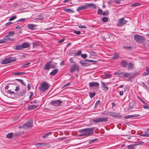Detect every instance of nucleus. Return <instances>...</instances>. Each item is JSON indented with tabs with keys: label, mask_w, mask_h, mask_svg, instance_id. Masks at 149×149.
<instances>
[{
	"label": "nucleus",
	"mask_w": 149,
	"mask_h": 149,
	"mask_svg": "<svg viewBox=\"0 0 149 149\" xmlns=\"http://www.w3.org/2000/svg\"><path fill=\"white\" fill-rule=\"evenodd\" d=\"M94 129V127H91L80 130L79 131L80 133H84L85 136H88L92 134Z\"/></svg>",
	"instance_id": "1"
},
{
	"label": "nucleus",
	"mask_w": 149,
	"mask_h": 149,
	"mask_svg": "<svg viewBox=\"0 0 149 149\" xmlns=\"http://www.w3.org/2000/svg\"><path fill=\"white\" fill-rule=\"evenodd\" d=\"M16 61L15 57H10L6 58L1 61V63L2 64H7L14 62Z\"/></svg>",
	"instance_id": "2"
},
{
	"label": "nucleus",
	"mask_w": 149,
	"mask_h": 149,
	"mask_svg": "<svg viewBox=\"0 0 149 149\" xmlns=\"http://www.w3.org/2000/svg\"><path fill=\"white\" fill-rule=\"evenodd\" d=\"M49 87L48 84L44 81L40 84L39 89L42 92H45L48 89Z\"/></svg>",
	"instance_id": "3"
},
{
	"label": "nucleus",
	"mask_w": 149,
	"mask_h": 149,
	"mask_svg": "<svg viewBox=\"0 0 149 149\" xmlns=\"http://www.w3.org/2000/svg\"><path fill=\"white\" fill-rule=\"evenodd\" d=\"M134 40L136 42L141 43L146 40L145 38L143 36L135 34L134 37Z\"/></svg>",
	"instance_id": "4"
},
{
	"label": "nucleus",
	"mask_w": 149,
	"mask_h": 149,
	"mask_svg": "<svg viewBox=\"0 0 149 149\" xmlns=\"http://www.w3.org/2000/svg\"><path fill=\"white\" fill-rule=\"evenodd\" d=\"M108 120L107 117H100L96 119H93L92 121L95 123H97L100 122H107Z\"/></svg>",
	"instance_id": "5"
},
{
	"label": "nucleus",
	"mask_w": 149,
	"mask_h": 149,
	"mask_svg": "<svg viewBox=\"0 0 149 149\" xmlns=\"http://www.w3.org/2000/svg\"><path fill=\"white\" fill-rule=\"evenodd\" d=\"M118 22L117 24V25L119 27H122L125 24H126L127 21L125 20L124 17L118 20Z\"/></svg>",
	"instance_id": "6"
},
{
	"label": "nucleus",
	"mask_w": 149,
	"mask_h": 149,
	"mask_svg": "<svg viewBox=\"0 0 149 149\" xmlns=\"http://www.w3.org/2000/svg\"><path fill=\"white\" fill-rule=\"evenodd\" d=\"M62 102L61 100H58L52 101L51 102L50 104L54 106H57L61 105Z\"/></svg>",
	"instance_id": "7"
},
{
	"label": "nucleus",
	"mask_w": 149,
	"mask_h": 149,
	"mask_svg": "<svg viewBox=\"0 0 149 149\" xmlns=\"http://www.w3.org/2000/svg\"><path fill=\"white\" fill-rule=\"evenodd\" d=\"M55 65L52 64L51 62H49L46 63L45 69L49 70L50 68H54Z\"/></svg>",
	"instance_id": "8"
},
{
	"label": "nucleus",
	"mask_w": 149,
	"mask_h": 149,
	"mask_svg": "<svg viewBox=\"0 0 149 149\" xmlns=\"http://www.w3.org/2000/svg\"><path fill=\"white\" fill-rule=\"evenodd\" d=\"M110 115L114 118H120L121 116L119 113L115 112H110Z\"/></svg>",
	"instance_id": "9"
},
{
	"label": "nucleus",
	"mask_w": 149,
	"mask_h": 149,
	"mask_svg": "<svg viewBox=\"0 0 149 149\" xmlns=\"http://www.w3.org/2000/svg\"><path fill=\"white\" fill-rule=\"evenodd\" d=\"M79 68L78 66L76 64H75L72 67H70V71L71 72H73L74 71L78 70Z\"/></svg>",
	"instance_id": "10"
},
{
	"label": "nucleus",
	"mask_w": 149,
	"mask_h": 149,
	"mask_svg": "<svg viewBox=\"0 0 149 149\" xmlns=\"http://www.w3.org/2000/svg\"><path fill=\"white\" fill-rule=\"evenodd\" d=\"M33 125V122L32 120L28 121L26 123L24 124V125L25 126V129L32 127Z\"/></svg>",
	"instance_id": "11"
},
{
	"label": "nucleus",
	"mask_w": 149,
	"mask_h": 149,
	"mask_svg": "<svg viewBox=\"0 0 149 149\" xmlns=\"http://www.w3.org/2000/svg\"><path fill=\"white\" fill-rule=\"evenodd\" d=\"M88 8V4H85L84 5L78 7L77 9V11L79 12L80 10L87 9Z\"/></svg>",
	"instance_id": "12"
},
{
	"label": "nucleus",
	"mask_w": 149,
	"mask_h": 149,
	"mask_svg": "<svg viewBox=\"0 0 149 149\" xmlns=\"http://www.w3.org/2000/svg\"><path fill=\"white\" fill-rule=\"evenodd\" d=\"M134 74L132 73H125L123 75V77L128 78L131 79L134 77Z\"/></svg>",
	"instance_id": "13"
},
{
	"label": "nucleus",
	"mask_w": 149,
	"mask_h": 149,
	"mask_svg": "<svg viewBox=\"0 0 149 149\" xmlns=\"http://www.w3.org/2000/svg\"><path fill=\"white\" fill-rule=\"evenodd\" d=\"M35 145L36 147L38 148L45 146L47 145V144L46 143H36Z\"/></svg>",
	"instance_id": "14"
},
{
	"label": "nucleus",
	"mask_w": 149,
	"mask_h": 149,
	"mask_svg": "<svg viewBox=\"0 0 149 149\" xmlns=\"http://www.w3.org/2000/svg\"><path fill=\"white\" fill-rule=\"evenodd\" d=\"M101 83L102 85V87L103 88V91H107L109 89V88L106 84V83L103 82L102 81H101Z\"/></svg>",
	"instance_id": "15"
},
{
	"label": "nucleus",
	"mask_w": 149,
	"mask_h": 149,
	"mask_svg": "<svg viewBox=\"0 0 149 149\" xmlns=\"http://www.w3.org/2000/svg\"><path fill=\"white\" fill-rule=\"evenodd\" d=\"M38 107V105H29L28 109L29 110H32L37 108Z\"/></svg>",
	"instance_id": "16"
},
{
	"label": "nucleus",
	"mask_w": 149,
	"mask_h": 149,
	"mask_svg": "<svg viewBox=\"0 0 149 149\" xmlns=\"http://www.w3.org/2000/svg\"><path fill=\"white\" fill-rule=\"evenodd\" d=\"M36 26V25L33 24H29L27 25V27L29 29L31 30H33L35 29V28Z\"/></svg>",
	"instance_id": "17"
},
{
	"label": "nucleus",
	"mask_w": 149,
	"mask_h": 149,
	"mask_svg": "<svg viewBox=\"0 0 149 149\" xmlns=\"http://www.w3.org/2000/svg\"><path fill=\"white\" fill-rule=\"evenodd\" d=\"M140 116L139 114H134L133 115H127L124 117V118L125 119H129L132 117H136L137 116Z\"/></svg>",
	"instance_id": "18"
},
{
	"label": "nucleus",
	"mask_w": 149,
	"mask_h": 149,
	"mask_svg": "<svg viewBox=\"0 0 149 149\" xmlns=\"http://www.w3.org/2000/svg\"><path fill=\"white\" fill-rule=\"evenodd\" d=\"M99 86V84L97 82H91L89 84V86L90 87L97 86Z\"/></svg>",
	"instance_id": "19"
},
{
	"label": "nucleus",
	"mask_w": 149,
	"mask_h": 149,
	"mask_svg": "<svg viewBox=\"0 0 149 149\" xmlns=\"http://www.w3.org/2000/svg\"><path fill=\"white\" fill-rule=\"evenodd\" d=\"M121 66L123 67H126L127 65V63L126 61H122L121 62Z\"/></svg>",
	"instance_id": "20"
},
{
	"label": "nucleus",
	"mask_w": 149,
	"mask_h": 149,
	"mask_svg": "<svg viewBox=\"0 0 149 149\" xmlns=\"http://www.w3.org/2000/svg\"><path fill=\"white\" fill-rule=\"evenodd\" d=\"M86 62L85 61L84 62L83 61H81L80 62V63L84 66H88L90 65V64L89 63H86Z\"/></svg>",
	"instance_id": "21"
},
{
	"label": "nucleus",
	"mask_w": 149,
	"mask_h": 149,
	"mask_svg": "<svg viewBox=\"0 0 149 149\" xmlns=\"http://www.w3.org/2000/svg\"><path fill=\"white\" fill-rule=\"evenodd\" d=\"M30 44L24 42L22 44V48H28L30 46Z\"/></svg>",
	"instance_id": "22"
},
{
	"label": "nucleus",
	"mask_w": 149,
	"mask_h": 149,
	"mask_svg": "<svg viewBox=\"0 0 149 149\" xmlns=\"http://www.w3.org/2000/svg\"><path fill=\"white\" fill-rule=\"evenodd\" d=\"M88 8L92 7L94 9H95L97 8V6L94 3H91L90 4H88Z\"/></svg>",
	"instance_id": "23"
},
{
	"label": "nucleus",
	"mask_w": 149,
	"mask_h": 149,
	"mask_svg": "<svg viewBox=\"0 0 149 149\" xmlns=\"http://www.w3.org/2000/svg\"><path fill=\"white\" fill-rule=\"evenodd\" d=\"M26 93V91L25 90H23L19 92V96H22L24 95Z\"/></svg>",
	"instance_id": "24"
},
{
	"label": "nucleus",
	"mask_w": 149,
	"mask_h": 149,
	"mask_svg": "<svg viewBox=\"0 0 149 149\" xmlns=\"http://www.w3.org/2000/svg\"><path fill=\"white\" fill-rule=\"evenodd\" d=\"M58 72V70L57 69H55L51 72L50 73V75H54Z\"/></svg>",
	"instance_id": "25"
},
{
	"label": "nucleus",
	"mask_w": 149,
	"mask_h": 149,
	"mask_svg": "<svg viewBox=\"0 0 149 149\" xmlns=\"http://www.w3.org/2000/svg\"><path fill=\"white\" fill-rule=\"evenodd\" d=\"M133 65L134 64L130 62L128 64L127 69H133Z\"/></svg>",
	"instance_id": "26"
},
{
	"label": "nucleus",
	"mask_w": 149,
	"mask_h": 149,
	"mask_svg": "<svg viewBox=\"0 0 149 149\" xmlns=\"http://www.w3.org/2000/svg\"><path fill=\"white\" fill-rule=\"evenodd\" d=\"M64 10L67 12H69L71 13H72L74 12V11L72 10L70 8L64 9Z\"/></svg>",
	"instance_id": "27"
},
{
	"label": "nucleus",
	"mask_w": 149,
	"mask_h": 149,
	"mask_svg": "<svg viewBox=\"0 0 149 149\" xmlns=\"http://www.w3.org/2000/svg\"><path fill=\"white\" fill-rule=\"evenodd\" d=\"M51 133H52L51 132H49L44 134L42 136V138L43 139L46 138L49 135H50Z\"/></svg>",
	"instance_id": "28"
},
{
	"label": "nucleus",
	"mask_w": 149,
	"mask_h": 149,
	"mask_svg": "<svg viewBox=\"0 0 149 149\" xmlns=\"http://www.w3.org/2000/svg\"><path fill=\"white\" fill-rule=\"evenodd\" d=\"M22 45H18L16 46L15 49L17 50H20L22 48Z\"/></svg>",
	"instance_id": "29"
},
{
	"label": "nucleus",
	"mask_w": 149,
	"mask_h": 149,
	"mask_svg": "<svg viewBox=\"0 0 149 149\" xmlns=\"http://www.w3.org/2000/svg\"><path fill=\"white\" fill-rule=\"evenodd\" d=\"M13 133H9L6 135V137L9 139H11L13 137Z\"/></svg>",
	"instance_id": "30"
},
{
	"label": "nucleus",
	"mask_w": 149,
	"mask_h": 149,
	"mask_svg": "<svg viewBox=\"0 0 149 149\" xmlns=\"http://www.w3.org/2000/svg\"><path fill=\"white\" fill-rule=\"evenodd\" d=\"M25 73L22 72H14L13 73V74L15 75H24L25 74Z\"/></svg>",
	"instance_id": "31"
},
{
	"label": "nucleus",
	"mask_w": 149,
	"mask_h": 149,
	"mask_svg": "<svg viewBox=\"0 0 149 149\" xmlns=\"http://www.w3.org/2000/svg\"><path fill=\"white\" fill-rule=\"evenodd\" d=\"M15 80L20 82L22 84L24 85L25 86H26V85L25 84L24 82L22 79H15Z\"/></svg>",
	"instance_id": "32"
},
{
	"label": "nucleus",
	"mask_w": 149,
	"mask_h": 149,
	"mask_svg": "<svg viewBox=\"0 0 149 149\" xmlns=\"http://www.w3.org/2000/svg\"><path fill=\"white\" fill-rule=\"evenodd\" d=\"M40 46V43L38 42H36L33 43V47H35Z\"/></svg>",
	"instance_id": "33"
},
{
	"label": "nucleus",
	"mask_w": 149,
	"mask_h": 149,
	"mask_svg": "<svg viewBox=\"0 0 149 149\" xmlns=\"http://www.w3.org/2000/svg\"><path fill=\"white\" fill-rule=\"evenodd\" d=\"M89 94L91 98H93L95 95V93L89 92Z\"/></svg>",
	"instance_id": "34"
},
{
	"label": "nucleus",
	"mask_w": 149,
	"mask_h": 149,
	"mask_svg": "<svg viewBox=\"0 0 149 149\" xmlns=\"http://www.w3.org/2000/svg\"><path fill=\"white\" fill-rule=\"evenodd\" d=\"M112 58L113 59H117L118 58L119 56L118 54H115L113 55Z\"/></svg>",
	"instance_id": "35"
},
{
	"label": "nucleus",
	"mask_w": 149,
	"mask_h": 149,
	"mask_svg": "<svg viewBox=\"0 0 149 149\" xmlns=\"http://www.w3.org/2000/svg\"><path fill=\"white\" fill-rule=\"evenodd\" d=\"M135 145H130L127 146L128 149H134Z\"/></svg>",
	"instance_id": "36"
},
{
	"label": "nucleus",
	"mask_w": 149,
	"mask_h": 149,
	"mask_svg": "<svg viewBox=\"0 0 149 149\" xmlns=\"http://www.w3.org/2000/svg\"><path fill=\"white\" fill-rule=\"evenodd\" d=\"M140 3H134L133 4H132L131 5V7H132V6L135 7L137 6H140Z\"/></svg>",
	"instance_id": "37"
},
{
	"label": "nucleus",
	"mask_w": 149,
	"mask_h": 149,
	"mask_svg": "<svg viewBox=\"0 0 149 149\" xmlns=\"http://www.w3.org/2000/svg\"><path fill=\"white\" fill-rule=\"evenodd\" d=\"M81 51L80 50L77 52L75 54L74 56H78L81 54Z\"/></svg>",
	"instance_id": "38"
},
{
	"label": "nucleus",
	"mask_w": 149,
	"mask_h": 149,
	"mask_svg": "<svg viewBox=\"0 0 149 149\" xmlns=\"http://www.w3.org/2000/svg\"><path fill=\"white\" fill-rule=\"evenodd\" d=\"M97 140H98V139H93V140H90L89 142V143L90 144L92 143L95 142V141H97Z\"/></svg>",
	"instance_id": "39"
},
{
	"label": "nucleus",
	"mask_w": 149,
	"mask_h": 149,
	"mask_svg": "<svg viewBox=\"0 0 149 149\" xmlns=\"http://www.w3.org/2000/svg\"><path fill=\"white\" fill-rule=\"evenodd\" d=\"M108 19L107 17H104L102 19V21L104 22H107L108 21Z\"/></svg>",
	"instance_id": "40"
},
{
	"label": "nucleus",
	"mask_w": 149,
	"mask_h": 149,
	"mask_svg": "<svg viewBox=\"0 0 149 149\" xmlns=\"http://www.w3.org/2000/svg\"><path fill=\"white\" fill-rule=\"evenodd\" d=\"M109 14V12L107 11L106 12H102V15H107Z\"/></svg>",
	"instance_id": "41"
},
{
	"label": "nucleus",
	"mask_w": 149,
	"mask_h": 149,
	"mask_svg": "<svg viewBox=\"0 0 149 149\" xmlns=\"http://www.w3.org/2000/svg\"><path fill=\"white\" fill-rule=\"evenodd\" d=\"M85 61L86 62H88L89 63H92V62H95L97 61H95L93 60H89V59L86 60H85Z\"/></svg>",
	"instance_id": "42"
},
{
	"label": "nucleus",
	"mask_w": 149,
	"mask_h": 149,
	"mask_svg": "<svg viewBox=\"0 0 149 149\" xmlns=\"http://www.w3.org/2000/svg\"><path fill=\"white\" fill-rule=\"evenodd\" d=\"M102 10L101 9H99L97 11V13L99 15H102Z\"/></svg>",
	"instance_id": "43"
},
{
	"label": "nucleus",
	"mask_w": 149,
	"mask_h": 149,
	"mask_svg": "<svg viewBox=\"0 0 149 149\" xmlns=\"http://www.w3.org/2000/svg\"><path fill=\"white\" fill-rule=\"evenodd\" d=\"M9 37H9L7 35H6V36H4V37L3 40H8V39H9Z\"/></svg>",
	"instance_id": "44"
},
{
	"label": "nucleus",
	"mask_w": 149,
	"mask_h": 149,
	"mask_svg": "<svg viewBox=\"0 0 149 149\" xmlns=\"http://www.w3.org/2000/svg\"><path fill=\"white\" fill-rule=\"evenodd\" d=\"M14 34V33L13 32H10L7 35L9 36L10 37V36H13Z\"/></svg>",
	"instance_id": "45"
},
{
	"label": "nucleus",
	"mask_w": 149,
	"mask_h": 149,
	"mask_svg": "<svg viewBox=\"0 0 149 149\" xmlns=\"http://www.w3.org/2000/svg\"><path fill=\"white\" fill-rule=\"evenodd\" d=\"M81 56L83 58H85L87 57V55L86 54H81Z\"/></svg>",
	"instance_id": "46"
},
{
	"label": "nucleus",
	"mask_w": 149,
	"mask_h": 149,
	"mask_svg": "<svg viewBox=\"0 0 149 149\" xmlns=\"http://www.w3.org/2000/svg\"><path fill=\"white\" fill-rule=\"evenodd\" d=\"M105 78H110L111 77V75L108 74H105Z\"/></svg>",
	"instance_id": "47"
},
{
	"label": "nucleus",
	"mask_w": 149,
	"mask_h": 149,
	"mask_svg": "<svg viewBox=\"0 0 149 149\" xmlns=\"http://www.w3.org/2000/svg\"><path fill=\"white\" fill-rule=\"evenodd\" d=\"M16 17H17L16 16H13L12 17L10 18L9 19V20L10 21H12V20L14 19L15 18H16Z\"/></svg>",
	"instance_id": "48"
},
{
	"label": "nucleus",
	"mask_w": 149,
	"mask_h": 149,
	"mask_svg": "<svg viewBox=\"0 0 149 149\" xmlns=\"http://www.w3.org/2000/svg\"><path fill=\"white\" fill-rule=\"evenodd\" d=\"M144 143L142 141H139L136 143L135 145H139L143 144Z\"/></svg>",
	"instance_id": "49"
},
{
	"label": "nucleus",
	"mask_w": 149,
	"mask_h": 149,
	"mask_svg": "<svg viewBox=\"0 0 149 149\" xmlns=\"http://www.w3.org/2000/svg\"><path fill=\"white\" fill-rule=\"evenodd\" d=\"M7 93L10 94H14L15 93L14 91H12L10 90H8L7 91Z\"/></svg>",
	"instance_id": "50"
},
{
	"label": "nucleus",
	"mask_w": 149,
	"mask_h": 149,
	"mask_svg": "<svg viewBox=\"0 0 149 149\" xmlns=\"http://www.w3.org/2000/svg\"><path fill=\"white\" fill-rule=\"evenodd\" d=\"M141 136H143L149 137V134H143Z\"/></svg>",
	"instance_id": "51"
},
{
	"label": "nucleus",
	"mask_w": 149,
	"mask_h": 149,
	"mask_svg": "<svg viewBox=\"0 0 149 149\" xmlns=\"http://www.w3.org/2000/svg\"><path fill=\"white\" fill-rule=\"evenodd\" d=\"M44 19L43 17H39V18H36L34 19L35 20H43Z\"/></svg>",
	"instance_id": "52"
},
{
	"label": "nucleus",
	"mask_w": 149,
	"mask_h": 149,
	"mask_svg": "<svg viewBox=\"0 0 149 149\" xmlns=\"http://www.w3.org/2000/svg\"><path fill=\"white\" fill-rule=\"evenodd\" d=\"M74 33L77 34V35H79L81 33V32L79 31H74Z\"/></svg>",
	"instance_id": "53"
},
{
	"label": "nucleus",
	"mask_w": 149,
	"mask_h": 149,
	"mask_svg": "<svg viewBox=\"0 0 149 149\" xmlns=\"http://www.w3.org/2000/svg\"><path fill=\"white\" fill-rule=\"evenodd\" d=\"M25 20V18H21L18 20L17 22H24Z\"/></svg>",
	"instance_id": "54"
},
{
	"label": "nucleus",
	"mask_w": 149,
	"mask_h": 149,
	"mask_svg": "<svg viewBox=\"0 0 149 149\" xmlns=\"http://www.w3.org/2000/svg\"><path fill=\"white\" fill-rule=\"evenodd\" d=\"M78 27L79 28H81L86 29L87 28V27L86 26H84V25H79V26Z\"/></svg>",
	"instance_id": "55"
},
{
	"label": "nucleus",
	"mask_w": 149,
	"mask_h": 149,
	"mask_svg": "<svg viewBox=\"0 0 149 149\" xmlns=\"http://www.w3.org/2000/svg\"><path fill=\"white\" fill-rule=\"evenodd\" d=\"M91 54L92 56H95L97 55L94 52H91Z\"/></svg>",
	"instance_id": "56"
},
{
	"label": "nucleus",
	"mask_w": 149,
	"mask_h": 149,
	"mask_svg": "<svg viewBox=\"0 0 149 149\" xmlns=\"http://www.w3.org/2000/svg\"><path fill=\"white\" fill-rule=\"evenodd\" d=\"M100 100H98V101H97L95 104V106L96 107V106H97L100 103Z\"/></svg>",
	"instance_id": "57"
},
{
	"label": "nucleus",
	"mask_w": 149,
	"mask_h": 149,
	"mask_svg": "<svg viewBox=\"0 0 149 149\" xmlns=\"http://www.w3.org/2000/svg\"><path fill=\"white\" fill-rule=\"evenodd\" d=\"M114 74L115 75H118V74L120 75V74H121V72H119L118 71H116V72H114Z\"/></svg>",
	"instance_id": "58"
},
{
	"label": "nucleus",
	"mask_w": 149,
	"mask_h": 149,
	"mask_svg": "<svg viewBox=\"0 0 149 149\" xmlns=\"http://www.w3.org/2000/svg\"><path fill=\"white\" fill-rule=\"evenodd\" d=\"M142 85L143 87L146 88H147V89H148V88L146 86V85L144 84V82L142 83Z\"/></svg>",
	"instance_id": "59"
},
{
	"label": "nucleus",
	"mask_w": 149,
	"mask_h": 149,
	"mask_svg": "<svg viewBox=\"0 0 149 149\" xmlns=\"http://www.w3.org/2000/svg\"><path fill=\"white\" fill-rule=\"evenodd\" d=\"M143 107L145 109H149V107L146 105H143Z\"/></svg>",
	"instance_id": "60"
},
{
	"label": "nucleus",
	"mask_w": 149,
	"mask_h": 149,
	"mask_svg": "<svg viewBox=\"0 0 149 149\" xmlns=\"http://www.w3.org/2000/svg\"><path fill=\"white\" fill-rule=\"evenodd\" d=\"M31 88V84H29L27 85V88L29 90Z\"/></svg>",
	"instance_id": "61"
},
{
	"label": "nucleus",
	"mask_w": 149,
	"mask_h": 149,
	"mask_svg": "<svg viewBox=\"0 0 149 149\" xmlns=\"http://www.w3.org/2000/svg\"><path fill=\"white\" fill-rule=\"evenodd\" d=\"M125 49H132V47L131 46H129L128 47H124Z\"/></svg>",
	"instance_id": "62"
},
{
	"label": "nucleus",
	"mask_w": 149,
	"mask_h": 149,
	"mask_svg": "<svg viewBox=\"0 0 149 149\" xmlns=\"http://www.w3.org/2000/svg\"><path fill=\"white\" fill-rule=\"evenodd\" d=\"M120 0H115V2L116 3L119 4L120 2Z\"/></svg>",
	"instance_id": "63"
},
{
	"label": "nucleus",
	"mask_w": 149,
	"mask_h": 149,
	"mask_svg": "<svg viewBox=\"0 0 149 149\" xmlns=\"http://www.w3.org/2000/svg\"><path fill=\"white\" fill-rule=\"evenodd\" d=\"M30 95L29 96V98L30 99L32 97L33 95V92H30Z\"/></svg>",
	"instance_id": "64"
}]
</instances>
